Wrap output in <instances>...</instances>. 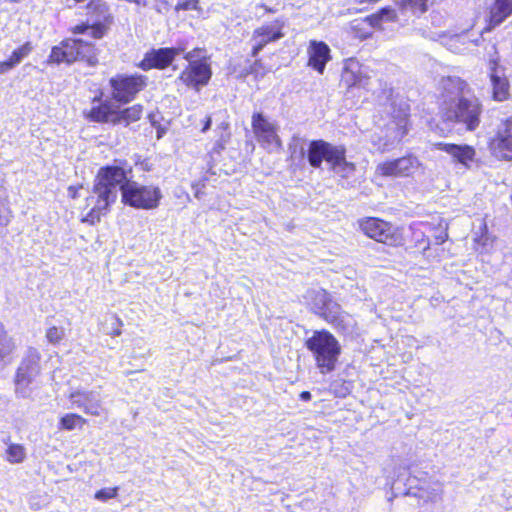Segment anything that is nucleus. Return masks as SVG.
<instances>
[{"label": "nucleus", "mask_w": 512, "mask_h": 512, "mask_svg": "<svg viewBox=\"0 0 512 512\" xmlns=\"http://www.w3.org/2000/svg\"><path fill=\"white\" fill-rule=\"evenodd\" d=\"M446 18L440 12L433 11L430 14L429 24L421 25L414 28V31L420 35L418 28L431 29L432 31H444L442 28L445 26Z\"/></svg>", "instance_id": "nucleus-31"}, {"label": "nucleus", "mask_w": 512, "mask_h": 512, "mask_svg": "<svg viewBox=\"0 0 512 512\" xmlns=\"http://www.w3.org/2000/svg\"><path fill=\"white\" fill-rule=\"evenodd\" d=\"M417 30L423 38L438 41L454 53L465 52L468 49L467 45L472 43L466 34L459 35L451 34L448 31H432L430 28H418Z\"/></svg>", "instance_id": "nucleus-16"}, {"label": "nucleus", "mask_w": 512, "mask_h": 512, "mask_svg": "<svg viewBox=\"0 0 512 512\" xmlns=\"http://www.w3.org/2000/svg\"><path fill=\"white\" fill-rule=\"evenodd\" d=\"M309 59L307 65L320 72V41L312 40L308 48Z\"/></svg>", "instance_id": "nucleus-32"}, {"label": "nucleus", "mask_w": 512, "mask_h": 512, "mask_svg": "<svg viewBox=\"0 0 512 512\" xmlns=\"http://www.w3.org/2000/svg\"><path fill=\"white\" fill-rule=\"evenodd\" d=\"M341 353V346L336 338L328 331L322 329V373L332 371Z\"/></svg>", "instance_id": "nucleus-22"}, {"label": "nucleus", "mask_w": 512, "mask_h": 512, "mask_svg": "<svg viewBox=\"0 0 512 512\" xmlns=\"http://www.w3.org/2000/svg\"><path fill=\"white\" fill-rule=\"evenodd\" d=\"M285 20L276 18L270 23H264L253 30L251 56L256 57L259 52L268 44L276 42L285 36Z\"/></svg>", "instance_id": "nucleus-14"}, {"label": "nucleus", "mask_w": 512, "mask_h": 512, "mask_svg": "<svg viewBox=\"0 0 512 512\" xmlns=\"http://www.w3.org/2000/svg\"><path fill=\"white\" fill-rule=\"evenodd\" d=\"M331 59L330 48L327 44L322 42V72L324 71L325 64Z\"/></svg>", "instance_id": "nucleus-44"}, {"label": "nucleus", "mask_w": 512, "mask_h": 512, "mask_svg": "<svg viewBox=\"0 0 512 512\" xmlns=\"http://www.w3.org/2000/svg\"><path fill=\"white\" fill-rule=\"evenodd\" d=\"M45 337L52 345H59L65 337V330L63 327L50 326L47 328Z\"/></svg>", "instance_id": "nucleus-33"}, {"label": "nucleus", "mask_w": 512, "mask_h": 512, "mask_svg": "<svg viewBox=\"0 0 512 512\" xmlns=\"http://www.w3.org/2000/svg\"><path fill=\"white\" fill-rule=\"evenodd\" d=\"M308 161L311 166L320 167V140H314L310 144Z\"/></svg>", "instance_id": "nucleus-34"}, {"label": "nucleus", "mask_w": 512, "mask_h": 512, "mask_svg": "<svg viewBox=\"0 0 512 512\" xmlns=\"http://www.w3.org/2000/svg\"><path fill=\"white\" fill-rule=\"evenodd\" d=\"M187 64L180 71L176 81L182 86L196 92L207 86L212 78L210 56L206 55L204 48L196 47L184 54Z\"/></svg>", "instance_id": "nucleus-5"}, {"label": "nucleus", "mask_w": 512, "mask_h": 512, "mask_svg": "<svg viewBox=\"0 0 512 512\" xmlns=\"http://www.w3.org/2000/svg\"><path fill=\"white\" fill-rule=\"evenodd\" d=\"M145 107L141 103H135L124 108L116 110L112 126H122L124 128L135 129L143 119Z\"/></svg>", "instance_id": "nucleus-21"}, {"label": "nucleus", "mask_w": 512, "mask_h": 512, "mask_svg": "<svg viewBox=\"0 0 512 512\" xmlns=\"http://www.w3.org/2000/svg\"><path fill=\"white\" fill-rule=\"evenodd\" d=\"M73 406L81 409L85 414L90 416H100L103 411L102 402L99 399H92L91 393L75 392L72 393Z\"/></svg>", "instance_id": "nucleus-24"}, {"label": "nucleus", "mask_w": 512, "mask_h": 512, "mask_svg": "<svg viewBox=\"0 0 512 512\" xmlns=\"http://www.w3.org/2000/svg\"><path fill=\"white\" fill-rule=\"evenodd\" d=\"M299 397L303 401H308L311 399V393L309 391H302Z\"/></svg>", "instance_id": "nucleus-46"}, {"label": "nucleus", "mask_w": 512, "mask_h": 512, "mask_svg": "<svg viewBox=\"0 0 512 512\" xmlns=\"http://www.w3.org/2000/svg\"><path fill=\"white\" fill-rule=\"evenodd\" d=\"M199 9V0H179L175 5L176 11H187Z\"/></svg>", "instance_id": "nucleus-39"}, {"label": "nucleus", "mask_w": 512, "mask_h": 512, "mask_svg": "<svg viewBox=\"0 0 512 512\" xmlns=\"http://www.w3.org/2000/svg\"><path fill=\"white\" fill-rule=\"evenodd\" d=\"M83 188V184L79 183L76 185H70L67 188L68 197L72 200H76L80 197V190Z\"/></svg>", "instance_id": "nucleus-42"}, {"label": "nucleus", "mask_w": 512, "mask_h": 512, "mask_svg": "<svg viewBox=\"0 0 512 512\" xmlns=\"http://www.w3.org/2000/svg\"><path fill=\"white\" fill-rule=\"evenodd\" d=\"M307 347L314 352L317 362L320 361V332L316 331L314 335L306 342Z\"/></svg>", "instance_id": "nucleus-37"}, {"label": "nucleus", "mask_w": 512, "mask_h": 512, "mask_svg": "<svg viewBox=\"0 0 512 512\" xmlns=\"http://www.w3.org/2000/svg\"><path fill=\"white\" fill-rule=\"evenodd\" d=\"M90 103V108L83 111V117L88 122L113 125L117 109L110 99L105 98L103 89L96 90Z\"/></svg>", "instance_id": "nucleus-13"}, {"label": "nucleus", "mask_w": 512, "mask_h": 512, "mask_svg": "<svg viewBox=\"0 0 512 512\" xmlns=\"http://www.w3.org/2000/svg\"><path fill=\"white\" fill-rule=\"evenodd\" d=\"M20 1H21V0H8V2H10V3H18V2H20Z\"/></svg>", "instance_id": "nucleus-52"}, {"label": "nucleus", "mask_w": 512, "mask_h": 512, "mask_svg": "<svg viewBox=\"0 0 512 512\" xmlns=\"http://www.w3.org/2000/svg\"><path fill=\"white\" fill-rule=\"evenodd\" d=\"M404 9L410 10L414 14L423 13L427 9V0H406Z\"/></svg>", "instance_id": "nucleus-36"}, {"label": "nucleus", "mask_w": 512, "mask_h": 512, "mask_svg": "<svg viewBox=\"0 0 512 512\" xmlns=\"http://www.w3.org/2000/svg\"><path fill=\"white\" fill-rule=\"evenodd\" d=\"M429 246H430V242H429V241H427V244L423 247V249H424V250H426V249H428V248H429Z\"/></svg>", "instance_id": "nucleus-51"}, {"label": "nucleus", "mask_w": 512, "mask_h": 512, "mask_svg": "<svg viewBox=\"0 0 512 512\" xmlns=\"http://www.w3.org/2000/svg\"><path fill=\"white\" fill-rule=\"evenodd\" d=\"M489 149L498 159L512 160V115L500 119L489 139Z\"/></svg>", "instance_id": "nucleus-11"}, {"label": "nucleus", "mask_w": 512, "mask_h": 512, "mask_svg": "<svg viewBox=\"0 0 512 512\" xmlns=\"http://www.w3.org/2000/svg\"><path fill=\"white\" fill-rule=\"evenodd\" d=\"M148 86V76L118 73L109 79L112 99L120 104L133 102Z\"/></svg>", "instance_id": "nucleus-7"}, {"label": "nucleus", "mask_w": 512, "mask_h": 512, "mask_svg": "<svg viewBox=\"0 0 512 512\" xmlns=\"http://www.w3.org/2000/svg\"><path fill=\"white\" fill-rule=\"evenodd\" d=\"M26 457L25 447L21 444H9L6 449V460L9 463L16 464L24 461Z\"/></svg>", "instance_id": "nucleus-30"}, {"label": "nucleus", "mask_w": 512, "mask_h": 512, "mask_svg": "<svg viewBox=\"0 0 512 512\" xmlns=\"http://www.w3.org/2000/svg\"><path fill=\"white\" fill-rule=\"evenodd\" d=\"M15 345L8 335L4 325L0 323V362L14 350Z\"/></svg>", "instance_id": "nucleus-29"}, {"label": "nucleus", "mask_w": 512, "mask_h": 512, "mask_svg": "<svg viewBox=\"0 0 512 512\" xmlns=\"http://www.w3.org/2000/svg\"><path fill=\"white\" fill-rule=\"evenodd\" d=\"M382 17L383 21L394 22L397 19L396 11L390 7H385L378 12Z\"/></svg>", "instance_id": "nucleus-40"}, {"label": "nucleus", "mask_w": 512, "mask_h": 512, "mask_svg": "<svg viewBox=\"0 0 512 512\" xmlns=\"http://www.w3.org/2000/svg\"><path fill=\"white\" fill-rule=\"evenodd\" d=\"M360 228L369 238L389 246H397L402 241L401 235L393 225L378 218L361 220Z\"/></svg>", "instance_id": "nucleus-12"}, {"label": "nucleus", "mask_w": 512, "mask_h": 512, "mask_svg": "<svg viewBox=\"0 0 512 512\" xmlns=\"http://www.w3.org/2000/svg\"><path fill=\"white\" fill-rule=\"evenodd\" d=\"M432 147L433 150L445 152L454 164H459L465 169H470L476 158V150L468 144L436 142Z\"/></svg>", "instance_id": "nucleus-19"}, {"label": "nucleus", "mask_w": 512, "mask_h": 512, "mask_svg": "<svg viewBox=\"0 0 512 512\" xmlns=\"http://www.w3.org/2000/svg\"><path fill=\"white\" fill-rule=\"evenodd\" d=\"M512 14V0H495L490 9V23L494 26L501 24Z\"/></svg>", "instance_id": "nucleus-26"}, {"label": "nucleus", "mask_w": 512, "mask_h": 512, "mask_svg": "<svg viewBox=\"0 0 512 512\" xmlns=\"http://www.w3.org/2000/svg\"><path fill=\"white\" fill-rule=\"evenodd\" d=\"M251 128L256 141L266 150L282 149L283 143L278 134V126L262 112H253Z\"/></svg>", "instance_id": "nucleus-9"}, {"label": "nucleus", "mask_w": 512, "mask_h": 512, "mask_svg": "<svg viewBox=\"0 0 512 512\" xmlns=\"http://www.w3.org/2000/svg\"><path fill=\"white\" fill-rule=\"evenodd\" d=\"M85 5L86 14L94 18H102L101 21H96L89 24L86 21H82L72 26L69 31L73 35H82L89 32V36L92 39H102L109 30L110 25L113 23V16L110 14V7L105 0H87Z\"/></svg>", "instance_id": "nucleus-6"}, {"label": "nucleus", "mask_w": 512, "mask_h": 512, "mask_svg": "<svg viewBox=\"0 0 512 512\" xmlns=\"http://www.w3.org/2000/svg\"><path fill=\"white\" fill-rule=\"evenodd\" d=\"M118 487H106L99 489L95 492L94 498L101 502H106L110 499L116 498L118 495Z\"/></svg>", "instance_id": "nucleus-35"}, {"label": "nucleus", "mask_w": 512, "mask_h": 512, "mask_svg": "<svg viewBox=\"0 0 512 512\" xmlns=\"http://www.w3.org/2000/svg\"><path fill=\"white\" fill-rule=\"evenodd\" d=\"M440 85L442 122L458 133L475 131L481 122L483 106L468 83L460 77L447 76Z\"/></svg>", "instance_id": "nucleus-1"}, {"label": "nucleus", "mask_w": 512, "mask_h": 512, "mask_svg": "<svg viewBox=\"0 0 512 512\" xmlns=\"http://www.w3.org/2000/svg\"><path fill=\"white\" fill-rule=\"evenodd\" d=\"M127 2H130V3H135L137 5H145L146 2L144 0H126Z\"/></svg>", "instance_id": "nucleus-49"}, {"label": "nucleus", "mask_w": 512, "mask_h": 512, "mask_svg": "<svg viewBox=\"0 0 512 512\" xmlns=\"http://www.w3.org/2000/svg\"><path fill=\"white\" fill-rule=\"evenodd\" d=\"M40 362V352L33 347L29 348L17 368L15 383L23 386L30 385L34 377L40 374Z\"/></svg>", "instance_id": "nucleus-18"}, {"label": "nucleus", "mask_w": 512, "mask_h": 512, "mask_svg": "<svg viewBox=\"0 0 512 512\" xmlns=\"http://www.w3.org/2000/svg\"><path fill=\"white\" fill-rule=\"evenodd\" d=\"M122 179L119 184L121 191V202L125 206L141 210H154L159 207L163 198L162 191L157 185H141L136 181H131L129 175L132 168H125L120 165Z\"/></svg>", "instance_id": "nucleus-3"}, {"label": "nucleus", "mask_w": 512, "mask_h": 512, "mask_svg": "<svg viewBox=\"0 0 512 512\" xmlns=\"http://www.w3.org/2000/svg\"><path fill=\"white\" fill-rule=\"evenodd\" d=\"M300 154H301V158L304 159L305 158V152H304L303 148L300 149Z\"/></svg>", "instance_id": "nucleus-50"}, {"label": "nucleus", "mask_w": 512, "mask_h": 512, "mask_svg": "<svg viewBox=\"0 0 512 512\" xmlns=\"http://www.w3.org/2000/svg\"><path fill=\"white\" fill-rule=\"evenodd\" d=\"M448 235L446 230H441L439 234L435 235V243L436 244H442L446 239Z\"/></svg>", "instance_id": "nucleus-45"}, {"label": "nucleus", "mask_w": 512, "mask_h": 512, "mask_svg": "<svg viewBox=\"0 0 512 512\" xmlns=\"http://www.w3.org/2000/svg\"><path fill=\"white\" fill-rule=\"evenodd\" d=\"M420 166L416 156L408 155L378 164L376 174L384 177H407L414 174Z\"/></svg>", "instance_id": "nucleus-15"}, {"label": "nucleus", "mask_w": 512, "mask_h": 512, "mask_svg": "<svg viewBox=\"0 0 512 512\" xmlns=\"http://www.w3.org/2000/svg\"><path fill=\"white\" fill-rule=\"evenodd\" d=\"M87 423L88 420L82 415L71 412L60 417L58 428L60 430L72 431L75 429H82Z\"/></svg>", "instance_id": "nucleus-27"}, {"label": "nucleus", "mask_w": 512, "mask_h": 512, "mask_svg": "<svg viewBox=\"0 0 512 512\" xmlns=\"http://www.w3.org/2000/svg\"><path fill=\"white\" fill-rule=\"evenodd\" d=\"M98 55L99 50L94 43L81 38H65L58 45L51 48L47 63L71 65L82 62L93 67L99 63Z\"/></svg>", "instance_id": "nucleus-4"}, {"label": "nucleus", "mask_w": 512, "mask_h": 512, "mask_svg": "<svg viewBox=\"0 0 512 512\" xmlns=\"http://www.w3.org/2000/svg\"><path fill=\"white\" fill-rule=\"evenodd\" d=\"M488 70L492 88V99L497 102L509 100L511 97V86L506 76L505 68L500 66L496 60H490Z\"/></svg>", "instance_id": "nucleus-17"}, {"label": "nucleus", "mask_w": 512, "mask_h": 512, "mask_svg": "<svg viewBox=\"0 0 512 512\" xmlns=\"http://www.w3.org/2000/svg\"><path fill=\"white\" fill-rule=\"evenodd\" d=\"M342 82L348 87L366 86L368 76L363 66L355 59H347L341 75Z\"/></svg>", "instance_id": "nucleus-23"}, {"label": "nucleus", "mask_w": 512, "mask_h": 512, "mask_svg": "<svg viewBox=\"0 0 512 512\" xmlns=\"http://www.w3.org/2000/svg\"><path fill=\"white\" fill-rule=\"evenodd\" d=\"M389 114L391 115L392 122L388 130H393V142L391 144L399 143L408 132L409 106L403 101L398 103L396 100H392Z\"/></svg>", "instance_id": "nucleus-20"}, {"label": "nucleus", "mask_w": 512, "mask_h": 512, "mask_svg": "<svg viewBox=\"0 0 512 512\" xmlns=\"http://www.w3.org/2000/svg\"><path fill=\"white\" fill-rule=\"evenodd\" d=\"M211 126V118L210 117H206V120L204 122V125L202 127V132H205L207 131Z\"/></svg>", "instance_id": "nucleus-47"}, {"label": "nucleus", "mask_w": 512, "mask_h": 512, "mask_svg": "<svg viewBox=\"0 0 512 512\" xmlns=\"http://www.w3.org/2000/svg\"><path fill=\"white\" fill-rule=\"evenodd\" d=\"M328 293L322 289V317L329 322H334L337 320V315L340 311V307L336 303H331L327 299Z\"/></svg>", "instance_id": "nucleus-28"}, {"label": "nucleus", "mask_w": 512, "mask_h": 512, "mask_svg": "<svg viewBox=\"0 0 512 512\" xmlns=\"http://www.w3.org/2000/svg\"><path fill=\"white\" fill-rule=\"evenodd\" d=\"M326 162L327 170L342 185H348L355 176V165L346 159L343 145H333L322 140V161Z\"/></svg>", "instance_id": "nucleus-8"}, {"label": "nucleus", "mask_w": 512, "mask_h": 512, "mask_svg": "<svg viewBox=\"0 0 512 512\" xmlns=\"http://www.w3.org/2000/svg\"><path fill=\"white\" fill-rule=\"evenodd\" d=\"M367 21L369 22V24L374 27V28H380L381 27V23L383 22V19L382 17L380 16L379 13H376V14H373L371 16H368L367 17Z\"/></svg>", "instance_id": "nucleus-43"}, {"label": "nucleus", "mask_w": 512, "mask_h": 512, "mask_svg": "<svg viewBox=\"0 0 512 512\" xmlns=\"http://www.w3.org/2000/svg\"><path fill=\"white\" fill-rule=\"evenodd\" d=\"M111 321V330L109 331V335L112 337H118L122 334L123 321L117 314H112L110 317Z\"/></svg>", "instance_id": "nucleus-38"}, {"label": "nucleus", "mask_w": 512, "mask_h": 512, "mask_svg": "<svg viewBox=\"0 0 512 512\" xmlns=\"http://www.w3.org/2000/svg\"><path fill=\"white\" fill-rule=\"evenodd\" d=\"M260 8H262L265 11V13H274L275 12V10L273 8H271L265 4H261Z\"/></svg>", "instance_id": "nucleus-48"}, {"label": "nucleus", "mask_w": 512, "mask_h": 512, "mask_svg": "<svg viewBox=\"0 0 512 512\" xmlns=\"http://www.w3.org/2000/svg\"><path fill=\"white\" fill-rule=\"evenodd\" d=\"M32 51L33 45L30 41L18 46L12 51L6 60L0 61V74H4L12 70L20 64L24 58L28 57Z\"/></svg>", "instance_id": "nucleus-25"}, {"label": "nucleus", "mask_w": 512, "mask_h": 512, "mask_svg": "<svg viewBox=\"0 0 512 512\" xmlns=\"http://www.w3.org/2000/svg\"><path fill=\"white\" fill-rule=\"evenodd\" d=\"M11 210L5 206H0V226H7L11 221Z\"/></svg>", "instance_id": "nucleus-41"}, {"label": "nucleus", "mask_w": 512, "mask_h": 512, "mask_svg": "<svg viewBox=\"0 0 512 512\" xmlns=\"http://www.w3.org/2000/svg\"><path fill=\"white\" fill-rule=\"evenodd\" d=\"M122 177L120 165H106L97 171L91 192L85 198L84 209L87 213L81 218L82 223L96 225L110 212L117 200V187Z\"/></svg>", "instance_id": "nucleus-2"}, {"label": "nucleus", "mask_w": 512, "mask_h": 512, "mask_svg": "<svg viewBox=\"0 0 512 512\" xmlns=\"http://www.w3.org/2000/svg\"><path fill=\"white\" fill-rule=\"evenodd\" d=\"M184 49L179 46L150 48L147 50L143 58L136 64L142 71L159 70L163 71L170 68L175 62L178 55Z\"/></svg>", "instance_id": "nucleus-10"}]
</instances>
